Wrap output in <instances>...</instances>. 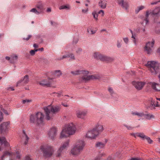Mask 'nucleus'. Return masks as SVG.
<instances>
[{
  "mask_svg": "<svg viewBox=\"0 0 160 160\" xmlns=\"http://www.w3.org/2000/svg\"><path fill=\"white\" fill-rule=\"evenodd\" d=\"M76 130L75 124L72 122L66 124L60 133V138H66L69 136L74 134Z\"/></svg>",
  "mask_w": 160,
  "mask_h": 160,
  "instance_id": "f257e3e1",
  "label": "nucleus"
},
{
  "mask_svg": "<svg viewBox=\"0 0 160 160\" xmlns=\"http://www.w3.org/2000/svg\"><path fill=\"white\" fill-rule=\"evenodd\" d=\"M45 112V118L47 120H51L53 118L56 114L60 110V107L58 106L53 107L51 105L43 107Z\"/></svg>",
  "mask_w": 160,
  "mask_h": 160,
  "instance_id": "f03ea898",
  "label": "nucleus"
},
{
  "mask_svg": "<svg viewBox=\"0 0 160 160\" xmlns=\"http://www.w3.org/2000/svg\"><path fill=\"white\" fill-rule=\"evenodd\" d=\"M85 143L83 140H79L75 143L71 150V153L74 156L79 155L83 149Z\"/></svg>",
  "mask_w": 160,
  "mask_h": 160,
  "instance_id": "7ed1b4c3",
  "label": "nucleus"
},
{
  "mask_svg": "<svg viewBox=\"0 0 160 160\" xmlns=\"http://www.w3.org/2000/svg\"><path fill=\"white\" fill-rule=\"evenodd\" d=\"M151 73L155 75L160 72V63L154 61H148L146 64Z\"/></svg>",
  "mask_w": 160,
  "mask_h": 160,
  "instance_id": "20e7f679",
  "label": "nucleus"
},
{
  "mask_svg": "<svg viewBox=\"0 0 160 160\" xmlns=\"http://www.w3.org/2000/svg\"><path fill=\"white\" fill-rule=\"evenodd\" d=\"M44 115L42 112H38L35 115H31L30 117V123L31 124H40L44 121Z\"/></svg>",
  "mask_w": 160,
  "mask_h": 160,
  "instance_id": "39448f33",
  "label": "nucleus"
},
{
  "mask_svg": "<svg viewBox=\"0 0 160 160\" xmlns=\"http://www.w3.org/2000/svg\"><path fill=\"white\" fill-rule=\"evenodd\" d=\"M55 82L51 78H49L47 79H43L39 82L38 83L43 86L47 87H52L55 83Z\"/></svg>",
  "mask_w": 160,
  "mask_h": 160,
  "instance_id": "423d86ee",
  "label": "nucleus"
},
{
  "mask_svg": "<svg viewBox=\"0 0 160 160\" xmlns=\"http://www.w3.org/2000/svg\"><path fill=\"white\" fill-rule=\"evenodd\" d=\"M10 122H4L0 125V132L2 133H7L10 129Z\"/></svg>",
  "mask_w": 160,
  "mask_h": 160,
  "instance_id": "0eeeda50",
  "label": "nucleus"
},
{
  "mask_svg": "<svg viewBox=\"0 0 160 160\" xmlns=\"http://www.w3.org/2000/svg\"><path fill=\"white\" fill-rule=\"evenodd\" d=\"M70 141L68 140L66 141L62 142L61 145L60 147L57 151L56 156L57 157H60L61 154L62 153L63 151L66 149L69 146V143Z\"/></svg>",
  "mask_w": 160,
  "mask_h": 160,
  "instance_id": "6e6552de",
  "label": "nucleus"
},
{
  "mask_svg": "<svg viewBox=\"0 0 160 160\" xmlns=\"http://www.w3.org/2000/svg\"><path fill=\"white\" fill-rule=\"evenodd\" d=\"M98 135V131L94 129L89 130L86 133L85 137L88 139L92 140L95 139Z\"/></svg>",
  "mask_w": 160,
  "mask_h": 160,
  "instance_id": "1a4fd4ad",
  "label": "nucleus"
},
{
  "mask_svg": "<svg viewBox=\"0 0 160 160\" xmlns=\"http://www.w3.org/2000/svg\"><path fill=\"white\" fill-rule=\"evenodd\" d=\"M154 42V41L152 40L151 42H148L146 43L144 48V51L146 53L150 54L152 52Z\"/></svg>",
  "mask_w": 160,
  "mask_h": 160,
  "instance_id": "9d476101",
  "label": "nucleus"
},
{
  "mask_svg": "<svg viewBox=\"0 0 160 160\" xmlns=\"http://www.w3.org/2000/svg\"><path fill=\"white\" fill-rule=\"evenodd\" d=\"M44 156L47 158L51 156L54 152V149L52 147L47 146L45 147L43 150Z\"/></svg>",
  "mask_w": 160,
  "mask_h": 160,
  "instance_id": "9b49d317",
  "label": "nucleus"
},
{
  "mask_svg": "<svg viewBox=\"0 0 160 160\" xmlns=\"http://www.w3.org/2000/svg\"><path fill=\"white\" fill-rule=\"evenodd\" d=\"M88 113V111L86 110H77L76 111V115L77 117L79 119L85 120V116Z\"/></svg>",
  "mask_w": 160,
  "mask_h": 160,
  "instance_id": "f8f14e48",
  "label": "nucleus"
},
{
  "mask_svg": "<svg viewBox=\"0 0 160 160\" xmlns=\"http://www.w3.org/2000/svg\"><path fill=\"white\" fill-rule=\"evenodd\" d=\"M57 130L55 128H51L48 131L47 134L48 138L52 140H53L55 138L57 135Z\"/></svg>",
  "mask_w": 160,
  "mask_h": 160,
  "instance_id": "ddd939ff",
  "label": "nucleus"
},
{
  "mask_svg": "<svg viewBox=\"0 0 160 160\" xmlns=\"http://www.w3.org/2000/svg\"><path fill=\"white\" fill-rule=\"evenodd\" d=\"M99 78V77L96 75L85 76L81 77L80 80L81 81L86 82L89 80L98 79Z\"/></svg>",
  "mask_w": 160,
  "mask_h": 160,
  "instance_id": "4468645a",
  "label": "nucleus"
},
{
  "mask_svg": "<svg viewBox=\"0 0 160 160\" xmlns=\"http://www.w3.org/2000/svg\"><path fill=\"white\" fill-rule=\"evenodd\" d=\"M132 84L136 89L140 90L142 88L145 83L144 82L133 81Z\"/></svg>",
  "mask_w": 160,
  "mask_h": 160,
  "instance_id": "2eb2a0df",
  "label": "nucleus"
},
{
  "mask_svg": "<svg viewBox=\"0 0 160 160\" xmlns=\"http://www.w3.org/2000/svg\"><path fill=\"white\" fill-rule=\"evenodd\" d=\"M4 144L5 146H8L9 145V143L6 141V138L4 137H0V151L2 150L1 146Z\"/></svg>",
  "mask_w": 160,
  "mask_h": 160,
  "instance_id": "dca6fc26",
  "label": "nucleus"
},
{
  "mask_svg": "<svg viewBox=\"0 0 160 160\" xmlns=\"http://www.w3.org/2000/svg\"><path fill=\"white\" fill-rule=\"evenodd\" d=\"M107 3V0H100L98 2V4L101 8L104 9L106 8Z\"/></svg>",
  "mask_w": 160,
  "mask_h": 160,
  "instance_id": "f3484780",
  "label": "nucleus"
},
{
  "mask_svg": "<svg viewBox=\"0 0 160 160\" xmlns=\"http://www.w3.org/2000/svg\"><path fill=\"white\" fill-rule=\"evenodd\" d=\"M29 138L27 135L26 133L24 130L23 131V133L22 135V140L24 142V143L25 145L27 144Z\"/></svg>",
  "mask_w": 160,
  "mask_h": 160,
  "instance_id": "a211bd4d",
  "label": "nucleus"
},
{
  "mask_svg": "<svg viewBox=\"0 0 160 160\" xmlns=\"http://www.w3.org/2000/svg\"><path fill=\"white\" fill-rule=\"evenodd\" d=\"M99 59L101 60L107 61H111L113 60V59L112 58L103 55L101 54Z\"/></svg>",
  "mask_w": 160,
  "mask_h": 160,
  "instance_id": "6ab92c4d",
  "label": "nucleus"
},
{
  "mask_svg": "<svg viewBox=\"0 0 160 160\" xmlns=\"http://www.w3.org/2000/svg\"><path fill=\"white\" fill-rule=\"evenodd\" d=\"M94 129H95V130L98 132V135L99 134L102 132L103 130V128L102 125L99 123L97 124L96 125L95 127L93 128Z\"/></svg>",
  "mask_w": 160,
  "mask_h": 160,
  "instance_id": "aec40b11",
  "label": "nucleus"
},
{
  "mask_svg": "<svg viewBox=\"0 0 160 160\" xmlns=\"http://www.w3.org/2000/svg\"><path fill=\"white\" fill-rule=\"evenodd\" d=\"M151 85L153 89L156 91H160V85L155 82L151 83Z\"/></svg>",
  "mask_w": 160,
  "mask_h": 160,
  "instance_id": "412c9836",
  "label": "nucleus"
},
{
  "mask_svg": "<svg viewBox=\"0 0 160 160\" xmlns=\"http://www.w3.org/2000/svg\"><path fill=\"white\" fill-rule=\"evenodd\" d=\"M149 22L148 18H146L143 17L142 18V21L140 22V23L142 26L145 27L148 24Z\"/></svg>",
  "mask_w": 160,
  "mask_h": 160,
  "instance_id": "4be33fe9",
  "label": "nucleus"
},
{
  "mask_svg": "<svg viewBox=\"0 0 160 160\" xmlns=\"http://www.w3.org/2000/svg\"><path fill=\"white\" fill-rule=\"evenodd\" d=\"M52 74L55 78H58L62 75V73L60 70H56L52 72Z\"/></svg>",
  "mask_w": 160,
  "mask_h": 160,
  "instance_id": "5701e85b",
  "label": "nucleus"
},
{
  "mask_svg": "<svg viewBox=\"0 0 160 160\" xmlns=\"http://www.w3.org/2000/svg\"><path fill=\"white\" fill-rule=\"evenodd\" d=\"M130 32L132 34L131 38H132V41L135 45H137V42L138 41L137 39V35L135 33H133L132 31L130 30Z\"/></svg>",
  "mask_w": 160,
  "mask_h": 160,
  "instance_id": "b1692460",
  "label": "nucleus"
},
{
  "mask_svg": "<svg viewBox=\"0 0 160 160\" xmlns=\"http://www.w3.org/2000/svg\"><path fill=\"white\" fill-rule=\"evenodd\" d=\"M36 7L38 9L40 13L42 12L43 10V5L41 2H38L36 5Z\"/></svg>",
  "mask_w": 160,
  "mask_h": 160,
  "instance_id": "393cba45",
  "label": "nucleus"
},
{
  "mask_svg": "<svg viewBox=\"0 0 160 160\" xmlns=\"http://www.w3.org/2000/svg\"><path fill=\"white\" fill-rule=\"evenodd\" d=\"M28 76V75H25L24 78L20 81H19L18 83L22 82L23 83H27L29 82Z\"/></svg>",
  "mask_w": 160,
  "mask_h": 160,
  "instance_id": "a878e982",
  "label": "nucleus"
},
{
  "mask_svg": "<svg viewBox=\"0 0 160 160\" xmlns=\"http://www.w3.org/2000/svg\"><path fill=\"white\" fill-rule=\"evenodd\" d=\"M133 135L134 136L135 138L136 137H139L142 138L143 140H145L146 136H145L143 133H134L133 134Z\"/></svg>",
  "mask_w": 160,
  "mask_h": 160,
  "instance_id": "bb28decb",
  "label": "nucleus"
},
{
  "mask_svg": "<svg viewBox=\"0 0 160 160\" xmlns=\"http://www.w3.org/2000/svg\"><path fill=\"white\" fill-rule=\"evenodd\" d=\"M145 112H135L132 113L133 115L137 116L138 117H144Z\"/></svg>",
  "mask_w": 160,
  "mask_h": 160,
  "instance_id": "cd10ccee",
  "label": "nucleus"
},
{
  "mask_svg": "<svg viewBox=\"0 0 160 160\" xmlns=\"http://www.w3.org/2000/svg\"><path fill=\"white\" fill-rule=\"evenodd\" d=\"M160 13V7L156 8L152 12V14L154 15H158Z\"/></svg>",
  "mask_w": 160,
  "mask_h": 160,
  "instance_id": "c85d7f7f",
  "label": "nucleus"
},
{
  "mask_svg": "<svg viewBox=\"0 0 160 160\" xmlns=\"http://www.w3.org/2000/svg\"><path fill=\"white\" fill-rule=\"evenodd\" d=\"M18 57L16 54H13L11 56V59L10 62L13 63L15 62L17 60Z\"/></svg>",
  "mask_w": 160,
  "mask_h": 160,
  "instance_id": "c756f323",
  "label": "nucleus"
},
{
  "mask_svg": "<svg viewBox=\"0 0 160 160\" xmlns=\"http://www.w3.org/2000/svg\"><path fill=\"white\" fill-rule=\"evenodd\" d=\"M88 33L90 34H93L95 33L96 30L94 29L91 27H88L87 29Z\"/></svg>",
  "mask_w": 160,
  "mask_h": 160,
  "instance_id": "7c9ffc66",
  "label": "nucleus"
},
{
  "mask_svg": "<svg viewBox=\"0 0 160 160\" xmlns=\"http://www.w3.org/2000/svg\"><path fill=\"white\" fill-rule=\"evenodd\" d=\"M144 118L148 120H150L154 118V116L152 114H148L145 112Z\"/></svg>",
  "mask_w": 160,
  "mask_h": 160,
  "instance_id": "2f4dec72",
  "label": "nucleus"
},
{
  "mask_svg": "<svg viewBox=\"0 0 160 160\" xmlns=\"http://www.w3.org/2000/svg\"><path fill=\"white\" fill-rule=\"evenodd\" d=\"M155 101L152 100L150 103V106L147 107V108L150 109H155Z\"/></svg>",
  "mask_w": 160,
  "mask_h": 160,
  "instance_id": "473e14b6",
  "label": "nucleus"
},
{
  "mask_svg": "<svg viewBox=\"0 0 160 160\" xmlns=\"http://www.w3.org/2000/svg\"><path fill=\"white\" fill-rule=\"evenodd\" d=\"M13 154V153L12 152H6L3 153V155L1 157V160H3L4 157H6V156H12Z\"/></svg>",
  "mask_w": 160,
  "mask_h": 160,
  "instance_id": "72a5a7b5",
  "label": "nucleus"
},
{
  "mask_svg": "<svg viewBox=\"0 0 160 160\" xmlns=\"http://www.w3.org/2000/svg\"><path fill=\"white\" fill-rule=\"evenodd\" d=\"M120 6L125 10H127L129 7V4L128 2H124L121 4Z\"/></svg>",
  "mask_w": 160,
  "mask_h": 160,
  "instance_id": "f704fd0d",
  "label": "nucleus"
},
{
  "mask_svg": "<svg viewBox=\"0 0 160 160\" xmlns=\"http://www.w3.org/2000/svg\"><path fill=\"white\" fill-rule=\"evenodd\" d=\"M71 8L70 5L67 4L65 5H62L59 7V9L60 10L63 9H67V10L70 9Z\"/></svg>",
  "mask_w": 160,
  "mask_h": 160,
  "instance_id": "c9c22d12",
  "label": "nucleus"
},
{
  "mask_svg": "<svg viewBox=\"0 0 160 160\" xmlns=\"http://www.w3.org/2000/svg\"><path fill=\"white\" fill-rule=\"evenodd\" d=\"M92 14L95 21H97L98 20V14L97 13L96 11H94L92 12Z\"/></svg>",
  "mask_w": 160,
  "mask_h": 160,
  "instance_id": "e433bc0d",
  "label": "nucleus"
},
{
  "mask_svg": "<svg viewBox=\"0 0 160 160\" xmlns=\"http://www.w3.org/2000/svg\"><path fill=\"white\" fill-rule=\"evenodd\" d=\"M145 8V7L143 6H139L136 8L135 10L136 13H138L140 11L143 9Z\"/></svg>",
  "mask_w": 160,
  "mask_h": 160,
  "instance_id": "4c0bfd02",
  "label": "nucleus"
},
{
  "mask_svg": "<svg viewBox=\"0 0 160 160\" xmlns=\"http://www.w3.org/2000/svg\"><path fill=\"white\" fill-rule=\"evenodd\" d=\"M101 54L98 52H94L92 55L94 59H99Z\"/></svg>",
  "mask_w": 160,
  "mask_h": 160,
  "instance_id": "58836bf2",
  "label": "nucleus"
},
{
  "mask_svg": "<svg viewBox=\"0 0 160 160\" xmlns=\"http://www.w3.org/2000/svg\"><path fill=\"white\" fill-rule=\"evenodd\" d=\"M68 58H69L72 60H74L75 59L74 55L72 53L69 52H68Z\"/></svg>",
  "mask_w": 160,
  "mask_h": 160,
  "instance_id": "ea45409f",
  "label": "nucleus"
},
{
  "mask_svg": "<svg viewBox=\"0 0 160 160\" xmlns=\"http://www.w3.org/2000/svg\"><path fill=\"white\" fill-rule=\"evenodd\" d=\"M105 144L101 142H98L96 145V147L99 148H101L104 147Z\"/></svg>",
  "mask_w": 160,
  "mask_h": 160,
  "instance_id": "a19ab883",
  "label": "nucleus"
},
{
  "mask_svg": "<svg viewBox=\"0 0 160 160\" xmlns=\"http://www.w3.org/2000/svg\"><path fill=\"white\" fill-rule=\"evenodd\" d=\"M89 73V72L86 70H81L80 74H82L84 75V76H87Z\"/></svg>",
  "mask_w": 160,
  "mask_h": 160,
  "instance_id": "79ce46f5",
  "label": "nucleus"
},
{
  "mask_svg": "<svg viewBox=\"0 0 160 160\" xmlns=\"http://www.w3.org/2000/svg\"><path fill=\"white\" fill-rule=\"evenodd\" d=\"M71 73L73 75H78L80 74L81 73V70H76L74 71H72Z\"/></svg>",
  "mask_w": 160,
  "mask_h": 160,
  "instance_id": "37998d69",
  "label": "nucleus"
},
{
  "mask_svg": "<svg viewBox=\"0 0 160 160\" xmlns=\"http://www.w3.org/2000/svg\"><path fill=\"white\" fill-rule=\"evenodd\" d=\"M32 101V100L29 99L23 100L22 101V103L23 104H25L26 105H28Z\"/></svg>",
  "mask_w": 160,
  "mask_h": 160,
  "instance_id": "c03bdc74",
  "label": "nucleus"
},
{
  "mask_svg": "<svg viewBox=\"0 0 160 160\" xmlns=\"http://www.w3.org/2000/svg\"><path fill=\"white\" fill-rule=\"evenodd\" d=\"M30 12L34 13L37 14H39L40 13V12H39L35 8H33L31 9L30 10Z\"/></svg>",
  "mask_w": 160,
  "mask_h": 160,
  "instance_id": "a18cd8bd",
  "label": "nucleus"
},
{
  "mask_svg": "<svg viewBox=\"0 0 160 160\" xmlns=\"http://www.w3.org/2000/svg\"><path fill=\"white\" fill-rule=\"evenodd\" d=\"M66 58H68V52H67L66 54L63 55L62 57L58 58L57 60H61Z\"/></svg>",
  "mask_w": 160,
  "mask_h": 160,
  "instance_id": "49530a36",
  "label": "nucleus"
},
{
  "mask_svg": "<svg viewBox=\"0 0 160 160\" xmlns=\"http://www.w3.org/2000/svg\"><path fill=\"white\" fill-rule=\"evenodd\" d=\"M76 53L78 55H79L81 54L82 49L80 48H77L76 49Z\"/></svg>",
  "mask_w": 160,
  "mask_h": 160,
  "instance_id": "de8ad7c7",
  "label": "nucleus"
},
{
  "mask_svg": "<svg viewBox=\"0 0 160 160\" xmlns=\"http://www.w3.org/2000/svg\"><path fill=\"white\" fill-rule=\"evenodd\" d=\"M39 50L35 49V50H32L30 52V54L31 55L33 56L34 55L36 52L38 51Z\"/></svg>",
  "mask_w": 160,
  "mask_h": 160,
  "instance_id": "09e8293b",
  "label": "nucleus"
},
{
  "mask_svg": "<svg viewBox=\"0 0 160 160\" xmlns=\"http://www.w3.org/2000/svg\"><path fill=\"white\" fill-rule=\"evenodd\" d=\"M123 40L126 44H128L129 43V39L128 37H125L123 38Z\"/></svg>",
  "mask_w": 160,
  "mask_h": 160,
  "instance_id": "8fccbe9b",
  "label": "nucleus"
},
{
  "mask_svg": "<svg viewBox=\"0 0 160 160\" xmlns=\"http://www.w3.org/2000/svg\"><path fill=\"white\" fill-rule=\"evenodd\" d=\"M14 155L15 157H16L17 159H19L21 158L20 154L18 152H16L15 153H14Z\"/></svg>",
  "mask_w": 160,
  "mask_h": 160,
  "instance_id": "3c124183",
  "label": "nucleus"
},
{
  "mask_svg": "<svg viewBox=\"0 0 160 160\" xmlns=\"http://www.w3.org/2000/svg\"><path fill=\"white\" fill-rule=\"evenodd\" d=\"M145 139H146L149 144L152 143L153 142L152 140L150 139V138L147 136H146Z\"/></svg>",
  "mask_w": 160,
  "mask_h": 160,
  "instance_id": "603ef678",
  "label": "nucleus"
},
{
  "mask_svg": "<svg viewBox=\"0 0 160 160\" xmlns=\"http://www.w3.org/2000/svg\"><path fill=\"white\" fill-rule=\"evenodd\" d=\"M98 14H99L102 17H103L104 14V11L103 10H101L98 11Z\"/></svg>",
  "mask_w": 160,
  "mask_h": 160,
  "instance_id": "864d4df0",
  "label": "nucleus"
},
{
  "mask_svg": "<svg viewBox=\"0 0 160 160\" xmlns=\"http://www.w3.org/2000/svg\"><path fill=\"white\" fill-rule=\"evenodd\" d=\"M42 63L43 64H48L49 62L48 60L46 59H43L42 60Z\"/></svg>",
  "mask_w": 160,
  "mask_h": 160,
  "instance_id": "5fc2aeb1",
  "label": "nucleus"
},
{
  "mask_svg": "<svg viewBox=\"0 0 160 160\" xmlns=\"http://www.w3.org/2000/svg\"><path fill=\"white\" fill-rule=\"evenodd\" d=\"M108 90L111 95H112L113 93V91L112 88L110 87L108 88Z\"/></svg>",
  "mask_w": 160,
  "mask_h": 160,
  "instance_id": "6e6d98bb",
  "label": "nucleus"
},
{
  "mask_svg": "<svg viewBox=\"0 0 160 160\" xmlns=\"http://www.w3.org/2000/svg\"><path fill=\"white\" fill-rule=\"evenodd\" d=\"M121 46H122V44H121V42L119 41L118 40L117 41V47L118 48H120L121 47Z\"/></svg>",
  "mask_w": 160,
  "mask_h": 160,
  "instance_id": "4d7b16f0",
  "label": "nucleus"
},
{
  "mask_svg": "<svg viewBox=\"0 0 160 160\" xmlns=\"http://www.w3.org/2000/svg\"><path fill=\"white\" fill-rule=\"evenodd\" d=\"M150 14V13L149 11H147L145 15V17H144V18H148V17Z\"/></svg>",
  "mask_w": 160,
  "mask_h": 160,
  "instance_id": "13d9d810",
  "label": "nucleus"
},
{
  "mask_svg": "<svg viewBox=\"0 0 160 160\" xmlns=\"http://www.w3.org/2000/svg\"><path fill=\"white\" fill-rule=\"evenodd\" d=\"M117 2L118 4L120 5L122 3L124 2V0H117Z\"/></svg>",
  "mask_w": 160,
  "mask_h": 160,
  "instance_id": "bf43d9fd",
  "label": "nucleus"
},
{
  "mask_svg": "<svg viewBox=\"0 0 160 160\" xmlns=\"http://www.w3.org/2000/svg\"><path fill=\"white\" fill-rule=\"evenodd\" d=\"M88 11V8H87L85 9H82V12L83 13H87Z\"/></svg>",
  "mask_w": 160,
  "mask_h": 160,
  "instance_id": "052dcab7",
  "label": "nucleus"
},
{
  "mask_svg": "<svg viewBox=\"0 0 160 160\" xmlns=\"http://www.w3.org/2000/svg\"><path fill=\"white\" fill-rule=\"evenodd\" d=\"M3 119V116L2 113L1 111H0V122H1Z\"/></svg>",
  "mask_w": 160,
  "mask_h": 160,
  "instance_id": "680f3d73",
  "label": "nucleus"
},
{
  "mask_svg": "<svg viewBox=\"0 0 160 160\" xmlns=\"http://www.w3.org/2000/svg\"><path fill=\"white\" fill-rule=\"evenodd\" d=\"M56 94L55 96L58 97H60L62 96V93L61 92L58 93H55Z\"/></svg>",
  "mask_w": 160,
  "mask_h": 160,
  "instance_id": "e2e57ef3",
  "label": "nucleus"
},
{
  "mask_svg": "<svg viewBox=\"0 0 160 160\" xmlns=\"http://www.w3.org/2000/svg\"><path fill=\"white\" fill-rule=\"evenodd\" d=\"M24 160H32V159L30 156H28L25 158Z\"/></svg>",
  "mask_w": 160,
  "mask_h": 160,
  "instance_id": "0e129e2a",
  "label": "nucleus"
},
{
  "mask_svg": "<svg viewBox=\"0 0 160 160\" xmlns=\"http://www.w3.org/2000/svg\"><path fill=\"white\" fill-rule=\"evenodd\" d=\"M31 37V35H29L28 36V37L27 38H23V39L24 40H26V41H28L29 39V38Z\"/></svg>",
  "mask_w": 160,
  "mask_h": 160,
  "instance_id": "69168bd1",
  "label": "nucleus"
},
{
  "mask_svg": "<svg viewBox=\"0 0 160 160\" xmlns=\"http://www.w3.org/2000/svg\"><path fill=\"white\" fill-rule=\"evenodd\" d=\"M160 107V105L158 104V102L157 101L156 102H155V107Z\"/></svg>",
  "mask_w": 160,
  "mask_h": 160,
  "instance_id": "338daca9",
  "label": "nucleus"
},
{
  "mask_svg": "<svg viewBox=\"0 0 160 160\" xmlns=\"http://www.w3.org/2000/svg\"><path fill=\"white\" fill-rule=\"evenodd\" d=\"M5 58L7 60L9 61L10 62V60L11 59V57H9L8 56H6L5 57Z\"/></svg>",
  "mask_w": 160,
  "mask_h": 160,
  "instance_id": "774afa93",
  "label": "nucleus"
}]
</instances>
